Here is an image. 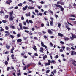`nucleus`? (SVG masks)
<instances>
[{
    "label": "nucleus",
    "instance_id": "obj_1",
    "mask_svg": "<svg viewBox=\"0 0 76 76\" xmlns=\"http://www.w3.org/2000/svg\"><path fill=\"white\" fill-rule=\"evenodd\" d=\"M71 34L72 35V37H70V39L71 40H73L74 38H76V35L75 34L71 33Z\"/></svg>",
    "mask_w": 76,
    "mask_h": 76
},
{
    "label": "nucleus",
    "instance_id": "obj_2",
    "mask_svg": "<svg viewBox=\"0 0 76 76\" xmlns=\"http://www.w3.org/2000/svg\"><path fill=\"white\" fill-rule=\"evenodd\" d=\"M19 26L20 27V29L19 28V27L17 28V29L19 31H20V29L21 30H23L22 26V23H19Z\"/></svg>",
    "mask_w": 76,
    "mask_h": 76
},
{
    "label": "nucleus",
    "instance_id": "obj_3",
    "mask_svg": "<svg viewBox=\"0 0 76 76\" xmlns=\"http://www.w3.org/2000/svg\"><path fill=\"white\" fill-rule=\"evenodd\" d=\"M72 64L73 66H76V61H75V60H73L72 61Z\"/></svg>",
    "mask_w": 76,
    "mask_h": 76
},
{
    "label": "nucleus",
    "instance_id": "obj_4",
    "mask_svg": "<svg viewBox=\"0 0 76 76\" xmlns=\"http://www.w3.org/2000/svg\"><path fill=\"white\" fill-rule=\"evenodd\" d=\"M5 33H6L5 34V36L6 37H7V36H9V35H10V33H9V32L8 31H5Z\"/></svg>",
    "mask_w": 76,
    "mask_h": 76
},
{
    "label": "nucleus",
    "instance_id": "obj_5",
    "mask_svg": "<svg viewBox=\"0 0 76 76\" xmlns=\"http://www.w3.org/2000/svg\"><path fill=\"white\" fill-rule=\"evenodd\" d=\"M13 16H10V17L9 18V20L10 21H12L13 20V18L12 17Z\"/></svg>",
    "mask_w": 76,
    "mask_h": 76
},
{
    "label": "nucleus",
    "instance_id": "obj_6",
    "mask_svg": "<svg viewBox=\"0 0 76 76\" xmlns=\"http://www.w3.org/2000/svg\"><path fill=\"white\" fill-rule=\"evenodd\" d=\"M48 33L50 35H52L53 34V31H51V30L50 29H49L48 31Z\"/></svg>",
    "mask_w": 76,
    "mask_h": 76
},
{
    "label": "nucleus",
    "instance_id": "obj_7",
    "mask_svg": "<svg viewBox=\"0 0 76 76\" xmlns=\"http://www.w3.org/2000/svg\"><path fill=\"white\" fill-rule=\"evenodd\" d=\"M27 8H28V6L26 5L25 7H23V10L24 11L26 10V9H27Z\"/></svg>",
    "mask_w": 76,
    "mask_h": 76
},
{
    "label": "nucleus",
    "instance_id": "obj_8",
    "mask_svg": "<svg viewBox=\"0 0 76 76\" xmlns=\"http://www.w3.org/2000/svg\"><path fill=\"white\" fill-rule=\"evenodd\" d=\"M17 42H22V39H19L17 40Z\"/></svg>",
    "mask_w": 76,
    "mask_h": 76
},
{
    "label": "nucleus",
    "instance_id": "obj_9",
    "mask_svg": "<svg viewBox=\"0 0 76 76\" xmlns=\"http://www.w3.org/2000/svg\"><path fill=\"white\" fill-rule=\"evenodd\" d=\"M34 7H31V6H29L28 7V9L29 10H31V9H34Z\"/></svg>",
    "mask_w": 76,
    "mask_h": 76
},
{
    "label": "nucleus",
    "instance_id": "obj_10",
    "mask_svg": "<svg viewBox=\"0 0 76 76\" xmlns=\"http://www.w3.org/2000/svg\"><path fill=\"white\" fill-rule=\"evenodd\" d=\"M14 49H15V48H14V47H13L11 49V50L10 53H13V50H14Z\"/></svg>",
    "mask_w": 76,
    "mask_h": 76
},
{
    "label": "nucleus",
    "instance_id": "obj_11",
    "mask_svg": "<svg viewBox=\"0 0 76 76\" xmlns=\"http://www.w3.org/2000/svg\"><path fill=\"white\" fill-rule=\"evenodd\" d=\"M64 40H65V41H67L68 40H69V38H68L67 37H64Z\"/></svg>",
    "mask_w": 76,
    "mask_h": 76
},
{
    "label": "nucleus",
    "instance_id": "obj_12",
    "mask_svg": "<svg viewBox=\"0 0 76 76\" xmlns=\"http://www.w3.org/2000/svg\"><path fill=\"white\" fill-rule=\"evenodd\" d=\"M6 47L7 49V50H9V49H10V46L6 45Z\"/></svg>",
    "mask_w": 76,
    "mask_h": 76
},
{
    "label": "nucleus",
    "instance_id": "obj_13",
    "mask_svg": "<svg viewBox=\"0 0 76 76\" xmlns=\"http://www.w3.org/2000/svg\"><path fill=\"white\" fill-rule=\"evenodd\" d=\"M50 25L51 26H53V20L50 21Z\"/></svg>",
    "mask_w": 76,
    "mask_h": 76
},
{
    "label": "nucleus",
    "instance_id": "obj_14",
    "mask_svg": "<svg viewBox=\"0 0 76 76\" xmlns=\"http://www.w3.org/2000/svg\"><path fill=\"white\" fill-rule=\"evenodd\" d=\"M34 48H33V49L34 50V51H37V50H36L37 49L36 48H37V47L36 46L34 45Z\"/></svg>",
    "mask_w": 76,
    "mask_h": 76
},
{
    "label": "nucleus",
    "instance_id": "obj_15",
    "mask_svg": "<svg viewBox=\"0 0 76 76\" xmlns=\"http://www.w3.org/2000/svg\"><path fill=\"white\" fill-rule=\"evenodd\" d=\"M58 35L59 37H63V35L61 34V33H58Z\"/></svg>",
    "mask_w": 76,
    "mask_h": 76
},
{
    "label": "nucleus",
    "instance_id": "obj_16",
    "mask_svg": "<svg viewBox=\"0 0 76 76\" xmlns=\"http://www.w3.org/2000/svg\"><path fill=\"white\" fill-rule=\"evenodd\" d=\"M69 16H70V17H73L74 18H76V16H75V15H73L72 14H71L69 15Z\"/></svg>",
    "mask_w": 76,
    "mask_h": 76
},
{
    "label": "nucleus",
    "instance_id": "obj_17",
    "mask_svg": "<svg viewBox=\"0 0 76 76\" xmlns=\"http://www.w3.org/2000/svg\"><path fill=\"white\" fill-rule=\"evenodd\" d=\"M60 4L61 5H64V3L63 1H61L60 2Z\"/></svg>",
    "mask_w": 76,
    "mask_h": 76
},
{
    "label": "nucleus",
    "instance_id": "obj_18",
    "mask_svg": "<svg viewBox=\"0 0 76 76\" xmlns=\"http://www.w3.org/2000/svg\"><path fill=\"white\" fill-rule=\"evenodd\" d=\"M7 71H9V70H12V69H10V67H8L7 68Z\"/></svg>",
    "mask_w": 76,
    "mask_h": 76
},
{
    "label": "nucleus",
    "instance_id": "obj_19",
    "mask_svg": "<svg viewBox=\"0 0 76 76\" xmlns=\"http://www.w3.org/2000/svg\"><path fill=\"white\" fill-rule=\"evenodd\" d=\"M30 15H31V14L30 13V12H29V14L28 13L26 14V16H30Z\"/></svg>",
    "mask_w": 76,
    "mask_h": 76
},
{
    "label": "nucleus",
    "instance_id": "obj_20",
    "mask_svg": "<svg viewBox=\"0 0 76 76\" xmlns=\"http://www.w3.org/2000/svg\"><path fill=\"white\" fill-rule=\"evenodd\" d=\"M47 57V55H45V56H44L43 57V59L45 60V58H46Z\"/></svg>",
    "mask_w": 76,
    "mask_h": 76
},
{
    "label": "nucleus",
    "instance_id": "obj_21",
    "mask_svg": "<svg viewBox=\"0 0 76 76\" xmlns=\"http://www.w3.org/2000/svg\"><path fill=\"white\" fill-rule=\"evenodd\" d=\"M41 44L42 47H44L45 46V45H44V43H43V42L42 41L41 42Z\"/></svg>",
    "mask_w": 76,
    "mask_h": 76
},
{
    "label": "nucleus",
    "instance_id": "obj_22",
    "mask_svg": "<svg viewBox=\"0 0 76 76\" xmlns=\"http://www.w3.org/2000/svg\"><path fill=\"white\" fill-rule=\"evenodd\" d=\"M17 76H21L22 75L21 74V73H20V72H19L18 73H17Z\"/></svg>",
    "mask_w": 76,
    "mask_h": 76
},
{
    "label": "nucleus",
    "instance_id": "obj_23",
    "mask_svg": "<svg viewBox=\"0 0 76 76\" xmlns=\"http://www.w3.org/2000/svg\"><path fill=\"white\" fill-rule=\"evenodd\" d=\"M74 54H75V51H72L71 52V55L72 56H73V55H74Z\"/></svg>",
    "mask_w": 76,
    "mask_h": 76
},
{
    "label": "nucleus",
    "instance_id": "obj_24",
    "mask_svg": "<svg viewBox=\"0 0 76 76\" xmlns=\"http://www.w3.org/2000/svg\"><path fill=\"white\" fill-rule=\"evenodd\" d=\"M69 20H75V19L72 18H70Z\"/></svg>",
    "mask_w": 76,
    "mask_h": 76
},
{
    "label": "nucleus",
    "instance_id": "obj_25",
    "mask_svg": "<svg viewBox=\"0 0 76 76\" xmlns=\"http://www.w3.org/2000/svg\"><path fill=\"white\" fill-rule=\"evenodd\" d=\"M6 3L7 4H9V5H10V2L8 1H7L6 2Z\"/></svg>",
    "mask_w": 76,
    "mask_h": 76
},
{
    "label": "nucleus",
    "instance_id": "obj_26",
    "mask_svg": "<svg viewBox=\"0 0 76 76\" xmlns=\"http://www.w3.org/2000/svg\"><path fill=\"white\" fill-rule=\"evenodd\" d=\"M49 12L50 13H51V14L52 15H53V12L51 10H50L49 11Z\"/></svg>",
    "mask_w": 76,
    "mask_h": 76
},
{
    "label": "nucleus",
    "instance_id": "obj_27",
    "mask_svg": "<svg viewBox=\"0 0 76 76\" xmlns=\"http://www.w3.org/2000/svg\"><path fill=\"white\" fill-rule=\"evenodd\" d=\"M67 23L68 24V25H71V26H73V25L72 24L68 22V21H67Z\"/></svg>",
    "mask_w": 76,
    "mask_h": 76
},
{
    "label": "nucleus",
    "instance_id": "obj_28",
    "mask_svg": "<svg viewBox=\"0 0 76 76\" xmlns=\"http://www.w3.org/2000/svg\"><path fill=\"white\" fill-rule=\"evenodd\" d=\"M4 18H6V19H7V18H9V15H5Z\"/></svg>",
    "mask_w": 76,
    "mask_h": 76
},
{
    "label": "nucleus",
    "instance_id": "obj_29",
    "mask_svg": "<svg viewBox=\"0 0 76 76\" xmlns=\"http://www.w3.org/2000/svg\"><path fill=\"white\" fill-rule=\"evenodd\" d=\"M31 65L30 64H28L26 66V67L27 69H28V67H30Z\"/></svg>",
    "mask_w": 76,
    "mask_h": 76
},
{
    "label": "nucleus",
    "instance_id": "obj_30",
    "mask_svg": "<svg viewBox=\"0 0 76 76\" xmlns=\"http://www.w3.org/2000/svg\"><path fill=\"white\" fill-rule=\"evenodd\" d=\"M48 63L49 64V65H50V64H51V60H48Z\"/></svg>",
    "mask_w": 76,
    "mask_h": 76
},
{
    "label": "nucleus",
    "instance_id": "obj_31",
    "mask_svg": "<svg viewBox=\"0 0 76 76\" xmlns=\"http://www.w3.org/2000/svg\"><path fill=\"white\" fill-rule=\"evenodd\" d=\"M21 37V35H20V34H17V37L18 38H19V37Z\"/></svg>",
    "mask_w": 76,
    "mask_h": 76
},
{
    "label": "nucleus",
    "instance_id": "obj_32",
    "mask_svg": "<svg viewBox=\"0 0 76 76\" xmlns=\"http://www.w3.org/2000/svg\"><path fill=\"white\" fill-rule=\"evenodd\" d=\"M10 37L11 38H12V39H13V38H14V36L12 35H10Z\"/></svg>",
    "mask_w": 76,
    "mask_h": 76
},
{
    "label": "nucleus",
    "instance_id": "obj_33",
    "mask_svg": "<svg viewBox=\"0 0 76 76\" xmlns=\"http://www.w3.org/2000/svg\"><path fill=\"white\" fill-rule=\"evenodd\" d=\"M66 51H70V48H66Z\"/></svg>",
    "mask_w": 76,
    "mask_h": 76
},
{
    "label": "nucleus",
    "instance_id": "obj_34",
    "mask_svg": "<svg viewBox=\"0 0 76 76\" xmlns=\"http://www.w3.org/2000/svg\"><path fill=\"white\" fill-rule=\"evenodd\" d=\"M13 13V11H12L10 13V16H13L12 14Z\"/></svg>",
    "mask_w": 76,
    "mask_h": 76
},
{
    "label": "nucleus",
    "instance_id": "obj_35",
    "mask_svg": "<svg viewBox=\"0 0 76 76\" xmlns=\"http://www.w3.org/2000/svg\"><path fill=\"white\" fill-rule=\"evenodd\" d=\"M23 28L24 29H28V28L27 27H26L25 26H23Z\"/></svg>",
    "mask_w": 76,
    "mask_h": 76
},
{
    "label": "nucleus",
    "instance_id": "obj_36",
    "mask_svg": "<svg viewBox=\"0 0 76 76\" xmlns=\"http://www.w3.org/2000/svg\"><path fill=\"white\" fill-rule=\"evenodd\" d=\"M10 27L12 28V29H14V28H15V27L14 26H13L12 25H11L10 26Z\"/></svg>",
    "mask_w": 76,
    "mask_h": 76
},
{
    "label": "nucleus",
    "instance_id": "obj_37",
    "mask_svg": "<svg viewBox=\"0 0 76 76\" xmlns=\"http://www.w3.org/2000/svg\"><path fill=\"white\" fill-rule=\"evenodd\" d=\"M26 22L28 24H29V20L28 19L26 20Z\"/></svg>",
    "mask_w": 76,
    "mask_h": 76
},
{
    "label": "nucleus",
    "instance_id": "obj_38",
    "mask_svg": "<svg viewBox=\"0 0 76 76\" xmlns=\"http://www.w3.org/2000/svg\"><path fill=\"white\" fill-rule=\"evenodd\" d=\"M29 22L30 23H33V22L31 20H29Z\"/></svg>",
    "mask_w": 76,
    "mask_h": 76
},
{
    "label": "nucleus",
    "instance_id": "obj_39",
    "mask_svg": "<svg viewBox=\"0 0 76 76\" xmlns=\"http://www.w3.org/2000/svg\"><path fill=\"white\" fill-rule=\"evenodd\" d=\"M65 26L66 28H68L69 26V25H68V24L67 23L66 24Z\"/></svg>",
    "mask_w": 76,
    "mask_h": 76
},
{
    "label": "nucleus",
    "instance_id": "obj_40",
    "mask_svg": "<svg viewBox=\"0 0 76 76\" xmlns=\"http://www.w3.org/2000/svg\"><path fill=\"white\" fill-rule=\"evenodd\" d=\"M5 64L6 65H7V64H8V62L7 61H5Z\"/></svg>",
    "mask_w": 76,
    "mask_h": 76
},
{
    "label": "nucleus",
    "instance_id": "obj_41",
    "mask_svg": "<svg viewBox=\"0 0 76 76\" xmlns=\"http://www.w3.org/2000/svg\"><path fill=\"white\" fill-rule=\"evenodd\" d=\"M26 69V66H24V68L23 69V70H25Z\"/></svg>",
    "mask_w": 76,
    "mask_h": 76
},
{
    "label": "nucleus",
    "instance_id": "obj_42",
    "mask_svg": "<svg viewBox=\"0 0 76 76\" xmlns=\"http://www.w3.org/2000/svg\"><path fill=\"white\" fill-rule=\"evenodd\" d=\"M49 72H50V70H47L46 71V73H48Z\"/></svg>",
    "mask_w": 76,
    "mask_h": 76
},
{
    "label": "nucleus",
    "instance_id": "obj_43",
    "mask_svg": "<svg viewBox=\"0 0 76 76\" xmlns=\"http://www.w3.org/2000/svg\"><path fill=\"white\" fill-rule=\"evenodd\" d=\"M41 27H44V24L43 23H42L41 25Z\"/></svg>",
    "mask_w": 76,
    "mask_h": 76
},
{
    "label": "nucleus",
    "instance_id": "obj_44",
    "mask_svg": "<svg viewBox=\"0 0 76 76\" xmlns=\"http://www.w3.org/2000/svg\"><path fill=\"white\" fill-rule=\"evenodd\" d=\"M65 48V46H62V47H61V48H63V51H64V49Z\"/></svg>",
    "mask_w": 76,
    "mask_h": 76
},
{
    "label": "nucleus",
    "instance_id": "obj_45",
    "mask_svg": "<svg viewBox=\"0 0 76 76\" xmlns=\"http://www.w3.org/2000/svg\"><path fill=\"white\" fill-rule=\"evenodd\" d=\"M57 58H58V55H56V56L55 57V58L56 59Z\"/></svg>",
    "mask_w": 76,
    "mask_h": 76
},
{
    "label": "nucleus",
    "instance_id": "obj_46",
    "mask_svg": "<svg viewBox=\"0 0 76 76\" xmlns=\"http://www.w3.org/2000/svg\"><path fill=\"white\" fill-rule=\"evenodd\" d=\"M50 44L51 47H53V43H52L50 42Z\"/></svg>",
    "mask_w": 76,
    "mask_h": 76
},
{
    "label": "nucleus",
    "instance_id": "obj_47",
    "mask_svg": "<svg viewBox=\"0 0 76 76\" xmlns=\"http://www.w3.org/2000/svg\"><path fill=\"white\" fill-rule=\"evenodd\" d=\"M61 26V24L60 23H59L58 24V26L59 28H60V26Z\"/></svg>",
    "mask_w": 76,
    "mask_h": 76
},
{
    "label": "nucleus",
    "instance_id": "obj_48",
    "mask_svg": "<svg viewBox=\"0 0 76 76\" xmlns=\"http://www.w3.org/2000/svg\"><path fill=\"white\" fill-rule=\"evenodd\" d=\"M38 16H42V14L41 13H39L38 15Z\"/></svg>",
    "mask_w": 76,
    "mask_h": 76
},
{
    "label": "nucleus",
    "instance_id": "obj_49",
    "mask_svg": "<svg viewBox=\"0 0 76 76\" xmlns=\"http://www.w3.org/2000/svg\"><path fill=\"white\" fill-rule=\"evenodd\" d=\"M4 30V29L1 28L0 30V32H3Z\"/></svg>",
    "mask_w": 76,
    "mask_h": 76
},
{
    "label": "nucleus",
    "instance_id": "obj_50",
    "mask_svg": "<svg viewBox=\"0 0 76 76\" xmlns=\"http://www.w3.org/2000/svg\"><path fill=\"white\" fill-rule=\"evenodd\" d=\"M5 28L6 30H8L9 29V27L7 26H6Z\"/></svg>",
    "mask_w": 76,
    "mask_h": 76
},
{
    "label": "nucleus",
    "instance_id": "obj_51",
    "mask_svg": "<svg viewBox=\"0 0 76 76\" xmlns=\"http://www.w3.org/2000/svg\"><path fill=\"white\" fill-rule=\"evenodd\" d=\"M7 22V21L6 20H2V22H3V23H6Z\"/></svg>",
    "mask_w": 76,
    "mask_h": 76
},
{
    "label": "nucleus",
    "instance_id": "obj_52",
    "mask_svg": "<svg viewBox=\"0 0 76 76\" xmlns=\"http://www.w3.org/2000/svg\"><path fill=\"white\" fill-rule=\"evenodd\" d=\"M29 2H32V3H33L34 1L32 0H28Z\"/></svg>",
    "mask_w": 76,
    "mask_h": 76
},
{
    "label": "nucleus",
    "instance_id": "obj_53",
    "mask_svg": "<svg viewBox=\"0 0 76 76\" xmlns=\"http://www.w3.org/2000/svg\"><path fill=\"white\" fill-rule=\"evenodd\" d=\"M18 6H22V4L20 3L19 4H18Z\"/></svg>",
    "mask_w": 76,
    "mask_h": 76
},
{
    "label": "nucleus",
    "instance_id": "obj_54",
    "mask_svg": "<svg viewBox=\"0 0 76 76\" xmlns=\"http://www.w3.org/2000/svg\"><path fill=\"white\" fill-rule=\"evenodd\" d=\"M47 12H48L47 11H45V12H44L43 13L44 15H47V13H47Z\"/></svg>",
    "mask_w": 76,
    "mask_h": 76
},
{
    "label": "nucleus",
    "instance_id": "obj_55",
    "mask_svg": "<svg viewBox=\"0 0 76 76\" xmlns=\"http://www.w3.org/2000/svg\"><path fill=\"white\" fill-rule=\"evenodd\" d=\"M53 73H57V71H56V69H55L54 70Z\"/></svg>",
    "mask_w": 76,
    "mask_h": 76
},
{
    "label": "nucleus",
    "instance_id": "obj_56",
    "mask_svg": "<svg viewBox=\"0 0 76 76\" xmlns=\"http://www.w3.org/2000/svg\"><path fill=\"white\" fill-rule=\"evenodd\" d=\"M61 10V11H63V10H64V8H62H62H61L60 9Z\"/></svg>",
    "mask_w": 76,
    "mask_h": 76
},
{
    "label": "nucleus",
    "instance_id": "obj_57",
    "mask_svg": "<svg viewBox=\"0 0 76 76\" xmlns=\"http://www.w3.org/2000/svg\"><path fill=\"white\" fill-rule=\"evenodd\" d=\"M24 32H26V33H29V31H28V30H25L24 31Z\"/></svg>",
    "mask_w": 76,
    "mask_h": 76
},
{
    "label": "nucleus",
    "instance_id": "obj_58",
    "mask_svg": "<svg viewBox=\"0 0 76 76\" xmlns=\"http://www.w3.org/2000/svg\"><path fill=\"white\" fill-rule=\"evenodd\" d=\"M66 28L67 29L68 31H70V30H71V28L69 27H67Z\"/></svg>",
    "mask_w": 76,
    "mask_h": 76
},
{
    "label": "nucleus",
    "instance_id": "obj_59",
    "mask_svg": "<svg viewBox=\"0 0 76 76\" xmlns=\"http://www.w3.org/2000/svg\"><path fill=\"white\" fill-rule=\"evenodd\" d=\"M58 7H59V8H61L62 7V6L60 5H58Z\"/></svg>",
    "mask_w": 76,
    "mask_h": 76
},
{
    "label": "nucleus",
    "instance_id": "obj_60",
    "mask_svg": "<svg viewBox=\"0 0 76 76\" xmlns=\"http://www.w3.org/2000/svg\"><path fill=\"white\" fill-rule=\"evenodd\" d=\"M47 65H49V64L48 63H46L45 65V66H47Z\"/></svg>",
    "mask_w": 76,
    "mask_h": 76
},
{
    "label": "nucleus",
    "instance_id": "obj_61",
    "mask_svg": "<svg viewBox=\"0 0 76 76\" xmlns=\"http://www.w3.org/2000/svg\"><path fill=\"white\" fill-rule=\"evenodd\" d=\"M34 39H36V40H37V37H35L34 38Z\"/></svg>",
    "mask_w": 76,
    "mask_h": 76
},
{
    "label": "nucleus",
    "instance_id": "obj_62",
    "mask_svg": "<svg viewBox=\"0 0 76 76\" xmlns=\"http://www.w3.org/2000/svg\"><path fill=\"white\" fill-rule=\"evenodd\" d=\"M15 9H18V6H16L14 8Z\"/></svg>",
    "mask_w": 76,
    "mask_h": 76
},
{
    "label": "nucleus",
    "instance_id": "obj_63",
    "mask_svg": "<svg viewBox=\"0 0 76 76\" xmlns=\"http://www.w3.org/2000/svg\"><path fill=\"white\" fill-rule=\"evenodd\" d=\"M73 6L74 7H76V4L75 3H74L73 4Z\"/></svg>",
    "mask_w": 76,
    "mask_h": 76
},
{
    "label": "nucleus",
    "instance_id": "obj_64",
    "mask_svg": "<svg viewBox=\"0 0 76 76\" xmlns=\"http://www.w3.org/2000/svg\"><path fill=\"white\" fill-rule=\"evenodd\" d=\"M38 34H39V35H42V33H41V32H39L38 33Z\"/></svg>",
    "mask_w": 76,
    "mask_h": 76
}]
</instances>
